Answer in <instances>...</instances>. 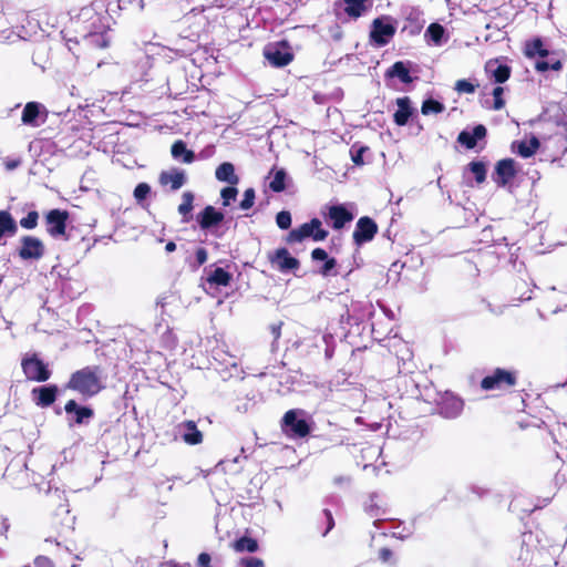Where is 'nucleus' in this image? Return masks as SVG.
Wrapping results in <instances>:
<instances>
[{"label":"nucleus","instance_id":"47","mask_svg":"<svg viewBox=\"0 0 567 567\" xmlns=\"http://www.w3.org/2000/svg\"><path fill=\"white\" fill-rule=\"evenodd\" d=\"M195 258L198 266L204 265L208 258L207 250L203 247L198 248L195 252Z\"/></svg>","mask_w":567,"mask_h":567},{"label":"nucleus","instance_id":"50","mask_svg":"<svg viewBox=\"0 0 567 567\" xmlns=\"http://www.w3.org/2000/svg\"><path fill=\"white\" fill-rule=\"evenodd\" d=\"M393 553L389 548H381L379 551V558L383 563H391Z\"/></svg>","mask_w":567,"mask_h":567},{"label":"nucleus","instance_id":"48","mask_svg":"<svg viewBox=\"0 0 567 567\" xmlns=\"http://www.w3.org/2000/svg\"><path fill=\"white\" fill-rule=\"evenodd\" d=\"M311 257H312L313 260L326 261L328 259V254L322 248H316V249L312 250Z\"/></svg>","mask_w":567,"mask_h":567},{"label":"nucleus","instance_id":"40","mask_svg":"<svg viewBox=\"0 0 567 567\" xmlns=\"http://www.w3.org/2000/svg\"><path fill=\"white\" fill-rule=\"evenodd\" d=\"M255 203V190L254 188H247L244 193V198L240 202V208L247 210L254 206Z\"/></svg>","mask_w":567,"mask_h":567},{"label":"nucleus","instance_id":"52","mask_svg":"<svg viewBox=\"0 0 567 567\" xmlns=\"http://www.w3.org/2000/svg\"><path fill=\"white\" fill-rule=\"evenodd\" d=\"M198 567H210V556L206 553H202L197 559Z\"/></svg>","mask_w":567,"mask_h":567},{"label":"nucleus","instance_id":"56","mask_svg":"<svg viewBox=\"0 0 567 567\" xmlns=\"http://www.w3.org/2000/svg\"><path fill=\"white\" fill-rule=\"evenodd\" d=\"M548 55H549V53L544 47L542 48L540 52H538L536 54V56H538L537 59H544V60H545V58H548Z\"/></svg>","mask_w":567,"mask_h":567},{"label":"nucleus","instance_id":"25","mask_svg":"<svg viewBox=\"0 0 567 567\" xmlns=\"http://www.w3.org/2000/svg\"><path fill=\"white\" fill-rule=\"evenodd\" d=\"M215 176L219 182H226L230 185H235L239 181L238 176L235 174L234 165L229 162L220 164L216 168Z\"/></svg>","mask_w":567,"mask_h":567},{"label":"nucleus","instance_id":"54","mask_svg":"<svg viewBox=\"0 0 567 567\" xmlns=\"http://www.w3.org/2000/svg\"><path fill=\"white\" fill-rule=\"evenodd\" d=\"M420 16V11L417 9L411 8L410 12L406 14V19L416 20Z\"/></svg>","mask_w":567,"mask_h":567},{"label":"nucleus","instance_id":"32","mask_svg":"<svg viewBox=\"0 0 567 567\" xmlns=\"http://www.w3.org/2000/svg\"><path fill=\"white\" fill-rule=\"evenodd\" d=\"M182 199L183 202L178 206V213L183 215V221L188 223L192 217L190 213L193 210L194 195L190 192H185L183 193Z\"/></svg>","mask_w":567,"mask_h":567},{"label":"nucleus","instance_id":"53","mask_svg":"<svg viewBox=\"0 0 567 567\" xmlns=\"http://www.w3.org/2000/svg\"><path fill=\"white\" fill-rule=\"evenodd\" d=\"M244 567H265V566H264V561L261 559L252 557L245 561Z\"/></svg>","mask_w":567,"mask_h":567},{"label":"nucleus","instance_id":"7","mask_svg":"<svg viewBox=\"0 0 567 567\" xmlns=\"http://www.w3.org/2000/svg\"><path fill=\"white\" fill-rule=\"evenodd\" d=\"M20 243L18 255L22 260H39L44 256V244L38 237L23 236Z\"/></svg>","mask_w":567,"mask_h":567},{"label":"nucleus","instance_id":"43","mask_svg":"<svg viewBox=\"0 0 567 567\" xmlns=\"http://www.w3.org/2000/svg\"><path fill=\"white\" fill-rule=\"evenodd\" d=\"M476 86L467 80H458L455 83V90L458 93H474Z\"/></svg>","mask_w":567,"mask_h":567},{"label":"nucleus","instance_id":"33","mask_svg":"<svg viewBox=\"0 0 567 567\" xmlns=\"http://www.w3.org/2000/svg\"><path fill=\"white\" fill-rule=\"evenodd\" d=\"M231 279V275L223 268H216L207 277V281L217 286H228Z\"/></svg>","mask_w":567,"mask_h":567},{"label":"nucleus","instance_id":"31","mask_svg":"<svg viewBox=\"0 0 567 567\" xmlns=\"http://www.w3.org/2000/svg\"><path fill=\"white\" fill-rule=\"evenodd\" d=\"M445 34L444 28L439 23H432L425 31V38L435 45H441L443 43V38Z\"/></svg>","mask_w":567,"mask_h":567},{"label":"nucleus","instance_id":"57","mask_svg":"<svg viewBox=\"0 0 567 567\" xmlns=\"http://www.w3.org/2000/svg\"><path fill=\"white\" fill-rule=\"evenodd\" d=\"M176 249V244L173 241H168L165 246V250L167 252H173Z\"/></svg>","mask_w":567,"mask_h":567},{"label":"nucleus","instance_id":"21","mask_svg":"<svg viewBox=\"0 0 567 567\" xmlns=\"http://www.w3.org/2000/svg\"><path fill=\"white\" fill-rule=\"evenodd\" d=\"M398 110L394 113V122L399 126H403L408 123L412 115L411 101L408 96L399 97L396 100Z\"/></svg>","mask_w":567,"mask_h":567},{"label":"nucleus","instance_id":"13","mask_svg":"<svg viewBox=\"0 0 567 567\" xmlns=\"http://www.w3.org/2000/svg\"><path fill=\"white\" fill-rule=\"evenodd\" d=\"M378 233L377 224L370 217H361L353 231V240L357 245L371 241Z\"/></svg>","mask_w":567,"mask_h":567},{"label":"nucleus","instance_id":"41","mask_svg":"<svg viewBox=\"0 0 567 567\" xmlns=\"http://www.w3.org/2000/svg\"><path fill=\"white\" fill-rule=\"evenodd\" d=\"M151 193V187L146 183H140L134 189V197L137 202L144 200Z\"/></svg>","mask_w":567,"mask_h":567},{"label":"nucleus","instance_id":"38","mask_svg":"<svg viewBox=\"0 0 567 567\" xmlns=\"http://www.w3.org/2000/svg\"><path fill=\"white\" fill-rule=\"evenodd\" d=\"M38 212H29L28 215L20 220V226L24 229H34L38 225Z\"/></svg>","mask_w":567,"mask_h":567},{"label":"nucleus","instance_id":"15","mask_svg":"<svg viewBox=\"0 0 567 567\" xmlns=\"http://www.w3.org/2000/svg\"><path fill=\"white\" fill-rule=\"evenodd\" d=\"M58 391L53 384L34 388L31 391L32 400L38 406L48 408L56 400Z\"/></svg>","mask_w":567,"mask_h":567},{"label":"nucleus","instance_id":"19","mask_svg":"<svg viewBox=\"0 0 567 567\" xmlns=\"http://www.w3.org/2000/svg\"><path fill=\"white\" fill-rule=\"evenodd\" d=\"M539 146V140L534 135L527 140L514 142L512 145L513 150L524 158H528L534 155Z\"/></svg>","mask_w":567,"mask_h":567},{"label":"nucleus","instance_id":"35","mask_svg":"<svg viewBox=\"0 0 567 567\" xmlns=\"http://www.w3.org/2000/svg\"><path fill=\"white\" fill-rule=\"evenodd\" d=\"M445 110V106L433 99H427L423 102L421 111L424 115L439 114Z\"/></svg>","mask_w":567,"mask_h":567},{"label":"nucleus","instance_id":"18","mask_svg":"<svg viewBox=\"0 0 567 567\" xmlns=\"http://www.w3.org/2000/svg\"><path fill=\"white\" fill-rule=\"evenodd\" d=\"M486 136V127L482 124L476 125L472 131H462L458 134L457 142L467 148H474L477 141Z\"/></svg>","mask_w":567,"mask_h":567},{"label":"nucleus","instance_id":"9","mask_svg":"<svg viewBox=\"0 0 567 567\" xmlns=\"http://www.w3.org/2000/svg\"><path fill=\"white\" fill-rule=\"evenodd\" d=\"M22 369L27 379L37 382H44L50 379L51 372L47 365L37 357L22 361Z\"/></svg>","mask_w":567,"mask_h":567},{"label":"nucleus","instance_id":"17","mask_svg":"<svg viewBox=\"0 0 567 567\" xmlns=\"http://www.w3.org/2000/svg\"><path fill=\"white\" fill-rule=\"evenodd\" d=\"M224 220V214L216 210L213 206H206L202 213L197 215V223L203 230L210 229Z\"/></svg>","mask_w":567,"mask_h":567},{"label":"nucleus","instance_id":"27","mask_svg":"<svg viewBox=\"0 0 567 567\" xmlns=\"http://www.w3.org/2000/svg\"><path fill=\"white\" fill-rule=\"evenodd\" d=\"M40 104L37 102H29L22 111V122L25 125L38 126L37 118L40 113Z\"/></svg>","mask_w":567,"mask_h":567},{"label":"nucleus","instance_id":"45","mask_svg":"<svg viewBox=\"0 0 567 567\" xmlns=\"http://www.w3.org/2000/svg\"><path fill=\"white\" fill-rule=\"evenodd\" d=\"M504 90L503 87L501 86H496L494 90H493V96H494V109L495 110H501L503 109L504 106V100L502 99V94H503Z\"/></svg>","mask_w":567,"mask_h":567},{"label":"nucleus","instance_id":"1","mask_svg":"<svg viewBox=\"0 0 567 567\" xmlns=\"http://www.w3.org/2000/svg\"><path fill=\"white\" fill-rule=\"evenodd\" d=\"M103 388L101 369L96 365L73 372L65 384V389L75 391L84 398L96 395Z\"/></svg>","mask_w":567,"mask_h":567},{"label":"nucleus","instance_id":"20","mask_svg":"<svg viewBox=\"0 0 567 567\" xmlns=\"http://www.w3.org/2000/svg\"><path fill=\"white\" fill-rule=\"evenodd\" d=\"M329 218L334 229H341L347 223L353 219V215L342 205H334L329 208Z\"/></svg>","mask_w":567,"mask_h":567},{"label":"nucleus","instance_id":"24","mask_svg":"<svg viewBox=\"0 0 567 567\" xmlns=\"http://www.w3.org/2000/svg\"><path fill=\"white\" fill-rule=\"evenodd\" d=\"M181 429H183V440L190 445H196L202 443L203 441V434L197 429L194 421H187L181 425Z\"/></svg>","mask_w":567,"mask_h":567},{"label":"nucleus","instance_id":"11","mask_svg":"<svg viewBox=\"0 0 567 567\" xmlns=\"http://www.w3.org/2000/svg\"><path fill=\"white\" fill-rule=\"evenodd\" d=\"M439 413L445 419H455L462 411L464 403L463 401L454 395L453 393L445 392L437 403Z\"/></svg>","mask_w":567,"mask_h":567},{"label":"nucleus","instance_id":"28","mask_svg":"<svg viewBox=\"0 0 567 567\" xmlns=\"http://www.w3.org/2000/svg\"><path fill=\"white\" fill-rule=\"evenodd\" d=\"M172 156L175 159H182L184 163H192L195 158L194 152L186 148V144L183 141H176L172 145Z\"/></svg>","mask_w":567,"mask_h":567},{"label":"nucleus","instance_id":"42","mask_svg":"<svg viewBox=\"0 0 567 567\" xmlns=\"http://www.w3.org/2000/svg\"><path fill=\"white\" fill-rule=\"evenodd\" d=\"M237 193H238V190L235 187L223 188L221 193H220V196H221V199H223V205L224 206H228L231 200H235L236 196H237Z\"/></svg>","mask_w":567,"mask_h":567},{"label":"nucleus","instance_id":"39","mask_svg":"<svg viewBox=\"0 0 567 567\" xmlns=\"http://www.w3.org/2000/svg\"><path fill=\"white\" fill-rule=\"evenodd\" d=\"M277 226L280 229H288L291 226V214L287 210H281L276 216Z\"/></svg>","mask_w":567,"mask_h":567},{"label":"nucleus","instance_id":"26","mask_svg":"<svg viewBox=\"0 0 567 567\" xmlns=\"http://www.w3.org/2000/svg\"><path fill=\"white\" fill-rule=\"evenodd\" d=\"M486 71L492 74L496 83H504L511 75V69L507 65L494 61L487 62Z\"/></svg>","mask_w":567,"mask_h":567},{"label":"nucleus","instance_id":"2","mask_svg":"<svg viewBox=\"0 0 567 567\" xmlns=\"http://www.w3.org/2000/svg\"><path fill=\"white\" fill-rule=\"evenodd\" d=\"M282 432L292 439H301L309 434L310 426L305 419V411L295 409L285 413L281 421Z\"/></svg>","mask_w":567,"mask_h":567},{"label":"nucleus","instance_id":"36","mask_svg":"<svg viewBox=\"0 0 567 567\" xmlns=\"http://www.w3.org/2000/svg\"><path fill=\"white\" fill-rule=\"evenodd\" d=\"M468 169L474 174L477 184L486 179V166L483 162L473 161L468 164Z\"/></svg>","mask_w":567,"mask_h":567},{"label":"nucleus","instance_id":"34","mask_svg":"<svg viewBox=\"0 0 567 567\" xmlns=\"http://www.w3.org/2000/svg\"><path fill=\"white\" fill-rule=\"evenodd\" d=\"M286 177H287V174H286V171L284 168H280V169L276 171L275 174H274L272 181L269 183V188L272 192H276V193H280V192L285 190V188H286V184H285Z\"/></svg>","mask_w":567,"mask_h":567},{"label":"nucleus","instance_id":"49","mask_svg":"<svg viewBox=\"0 0 567 567\" xmlns=\"http://www.w3.org/2000/svg\"><path fill=\"white\" fill-rule=\"evenodd\" d=\"M364 151H365V148H363V147H361L357 151H351V157H352V161L354 164H357V165L363 164L362 154Z\"/></svg>","mask_w":567,"mask_h":567},{"label":"nucleus","instance_id":"22","mask_svg":"<svg viewBox=\"0 0 567 567\" xmlns=\"http://www.w3.org/2000/svg\"><path fill=\"white\" fill-rule=\"evenodd\" d=\"M162 185H169L172 190L179 189L186 182V176L183 171L163 172L159 176Z\"/></svg>","mask_w":567,"mask_h":567},{"label":"nucleus","instance_id":"4","mask_svg":"<svg viewBox=\"0 0 567 567\" xmlns=\"http://www.w3.org/2000/svg\"><path fill=\"white\" fill-rule=\"evenodd\" d=\"M82 40L87 44L96 48H106L110 43V37L106 33V27L103 18L99 14L91 17V23L83 30Z\"/></svg>","mask_w":567,"mask_h":567},{"label":"nucleus","instance_id":"3","mask_svg":"<svg viewBox=\"0 0 567 567\" xmlns=\"http://www.w3.org/2000/svg\"><path fill=\"white\" fill-rule=\"evenodd\" d=\"M328 237V231L321 228V221L318 218L311 219L309 223H305L298 228L292 229L286 241L288 244L301 243L306 238H312L315 241H322Z\"/></svg>","mask_w":567,"mask_h":567},{"label":"nucleus","instance_id":"14","mask_svg":"<svg viewBox=\"0 0 567 567\" xmlns=\"http://www.w3.org/2000/svg\"><path fill=\"white\" fill-rule=\"evenodd\" d=\"M515 161L512 158H504L497 162L493 178L498 186L504 187L515 177Z\"/></svg>","mask_w":567,"mask_h":567},{"label":"nucleus","instance_id":"29","mask_svg":"<svg viewBox=\"0 0 567 567\" xmlns=\"http://www.w3.org/2000/svg\"><path fill=\"white\" fill-rule=\"evenodd\" d=\"M390 78H398L403 83L412 82L409 69L401 61L395 62L386 72Z\"/></svg>","mask_w":567,"mask_h":567},{"label":"nucleus","instance_id":"55","mask_svg":"<svg viewBox=\"0 0 567 567\" xmlns=\"http://www.w3.org/2000/svg\"><path fill=\"white\" fill-rule=\"evenodd\" d=\"M280 329H281V323L275 324L271 327V333H272L275 340H278L280 338Z\"/></svg>","mask_w":567,"mask_h":567},{"label":"nucleus","instance_id":"30","mask_svg":"<svg viewBox=\"0 0 567 567\" xmlns=\"http://www.w3.org/2000/svg\"><path fill=\"white\" fill-rule=\"evenodd\" d=\"M535 69L538 72H546L548 70L559 71L561 69V62L554 55H548V58L537 59L535 61Z\"/></svg>","mask_w":567,"mask_h":567},{"label":"nucleus","instance_id":"10","mask_svg":"<svg viewBox=\"0 0 567 567\" xmlns=\"http://www.w3.org/2000/svg\"><path fill=\"white\" fill-rule=\"evenodd\" d=\"M69 214L65 210L52 209L45 215L47 231L53 238L64 236Z\"/></svg>","mask_w":567,"mask_h":567},{"label":"nucleus","instance_id":"6","mask_svg":"<svg viewBox=\"0 0 567 567\" xmlns=\"http://www.w3.org/2000/svg\"><path fill=\"white\" fill-rule=\"evenodd\" d=\"M515 383L516 375L514 372L498 368L492 374L485 377L482 380L481 386L486 391L503 390L515 385Z\"/></svg>","mask_w":567,"mask_h":567},{"label":"nucleus","instance_id":"16","mask_svg":"<svg viewBox=\"0 0 567 567\" xmlns=\"http://www.w3.org/2000/svg\"><path fill=\"white\" fill-rule=\"evenodd\" d=\"M270 261L281 272H287L299 267V261L295 257L290 256L286 248H279L276 250L274 256L270 257Z\"/></svg>","mask_w":567,"mask_h":567},{"label":"nucleus","instance_id":"5","mask_svg":"<svg viewBox=\"0 0 567 567\" xmlns=\"http://www.w3.org/2000/svg\"><path fill=\"white\" fill-rule=\"evenodd\" d=\"M395 25L392 19L383 16L373 20L370 31L371 41L378 47L386 45L395 34Z\"/></svg>","mask_w":567,"mask_h":567},{"label":"nucleus","instance_id":"51","mask_svg":"<svg viewBox=\"0 0 567 567\" xmlns=\"http://www.w3.org/2000/svg\"><path fill=\"white\" fill-rule=\"evenodd\" d=\"M323 514L327 518V523H328V527L327 529L323 532V536H326L334 526V520H333V517H332V514L329 509H324L323 511Z\"/></svg>","mask_w":567,"mask_h":567},{"label":"nucleus","instance_id":"37","mask_svg":"<svg viewBox=\"0 0 567 567\" xmlns=\"http://www.w3.org/2000/svg\"><path fill=\"white\" fill-rule=\"evenodd\" d=\"M258 548L257 542L252 538L243 537L236 543L237 550H247L249 553L256 551Z\"/></svg>","mask_w":567,"mask_h":567},{"label":"nucleus","instance_id":"12","mask_svg":"<svg viewBox=\"0 0 567 567\" xmlns=\"http://www.w3.org/2000/svg\"><path fill=\"white\" fill-rule=\"evenodd\" d=\"M64 411L68 415H72L69 419V424L82 425L89 424L94 415V412L89 406H80L74 400H69L64 405Z\"/></svg>","mask_w":567,"mask_h":567},{"label":"nucleus","instance_id":"44","mask_svg":"<svg viewBox=\"0 0 567 567\" xmlns=\"http://www.w3.org/2000/svg\"><path fill=\"white\" fill-rule=\"evenodd\" d=\"M543 48V42L539 39L534 40L526 48V55L529 58H535L538 52H540Z\"/></svg>","mask_w":567,"mask_h":567},{"label":"nucleus","instance_id":"8","mask_svg":"<svg viewBox=\"0 0 567 567\" xmlns=\"http://www.w3.org/2000/svg\"><path fill=\"white\" fill-rule=\"evenodd\" d=\"M264 54L268 62L277 68L289 64L293 58L285 42L267 45Z\"/></svg>","mask_w":567,"mask_h":567},{"label":"nucleus","instance_id":"46","mask_svg":"<svg viewBox=\"0 0 567 567\" xmlns=\"http://www.w3.org/2000/svg\"><path fill=\"white\" fill-rule=\"evenodd\" d=\"M337 265V261L334 258H328L322 268L320 269V272L323 275V276H328L331 274V270L336 267Z\"/></svg>","mask_w":567,"mask_h":567},{"label":"nucleus","instance_id":"23","mask_svg":"<svg viewBox=\"0 0 567 567\" xmlns=\"http://www.w3.org/2000/svg\"><path fill=\"white\" fill-rule=\"evenodd\" d=\"M18 231V225L8 210H0V239L4 236L12 237Z\"/></svg>","mask_w":567,"mask_h":567}]
</instances>
